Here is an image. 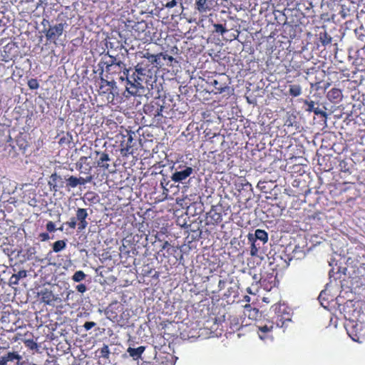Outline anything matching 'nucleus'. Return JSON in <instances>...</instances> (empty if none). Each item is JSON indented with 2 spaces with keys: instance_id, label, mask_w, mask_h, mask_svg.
<instances>
[{
  "instance_id": "obj_15",
  "label": "nucleus",
  "mask_w": 365,
  "mask_h": 365,
  "mask_svg": "<svg viewBox=\"0 0 365 365\" xmlns=\"http://www.w3.org/2000/svg\"><path fill=\"white\" fill-rule=\"evenodd\" d=\"M22 359V356L18 352L9 351L0 356V365H7L9 362L14 363L15 365H23V363L21 361Z\"/></svg>"
},
{
  "instance_id": "obj_39",
  "label": "nucleus",
  "mask_w": 365,
  "mask_h": 365,
  "mask_svg": "<svg viewBox=\"0 0 365 365\" xmlns=\"http://www.w3.org/2000/svg\"><path fill=\"white\" fill-rule=\"evenodd\" d=\"M177 247L172 246L168 241H165L162 245L160 250H166L168 254H171L170 252V250H172V251H177Z\"/></svg>"
},
{
  "instance_id": "obj_59",
  "label": "nucleus",
  "mask_w": 365,
  "mask_h": 365,
  "mask_svg": "<svg viewBox=\"0 0 365 365\" xmlns=\"http://www.w3.org/2000/svg\"><path fill=\"white\" fill-rule=\"evenodd\" d=\"M9 317V314H6V313H4V314L1 317V322H4L6 321V318H8Z\"/></svg>"
},
{
  "instance_id": "obj_43",
  "label": "nucleus",
  "mask_w": 365,
  "mask_h": 365,
  "mask_svg": "<svg viewBox=\"0 0 365 365\" xmlns=\"http://www.w3.org/2000/svg\"><path fill=\"white\" fill-rule=\"evenodd\" d=\"M46 228L48 232H54L56 230L55 224L52 221L46 223Z\"/></svg>"
},
{
  "instance_id": "obj_48",
  "label": "nucleus",
  "mask_w": 365,
  "mask_h": 365,
  "mask_svg": "<svg viewBox=\"0 0 365 365\" xmlns=\"http://www.w3.org/2000/svg\"><path fill=\"white\" fill-rule=\"evenodd\" d=\"M76 289L80 293H84L87 290V287L84 284H78Z\"/></svg>"
},
{
  "instance_id": "obj_9",
  "label": "nucleus",
  "mask_w": 365,
  "mask_h": 365,
  "mask_svg": "<svg viewBox=\"0 0 365 365\" xmlns=\"http://www.w3.org/2000/svg\"><path fill=\"white\" fill-rule=\"evenodd\" d=\"M207 83L213 86L212 92L215 94H221L230 89L226 77L223 74L215 75V78L209 79Z\"/></svg>"
},
{
  "instance_id": "obj_38",
  "label": "nucleus",
  "mask_w": 365,
  "mask_h": 365,
  "mask_svg": "<svg viewBox=\"0 0 365 365\" xmlns=\"http://www.w3.org/2000/svg\"><path fill=\"white\" fill-rule=\"evenodd\" d=\"M28 86L31 90H36L39 88V83L37 79L31 78L28 81Z\"/></svg>"
},
{
  "instance_id": "obj_12",
  "label": "nucleus",
  "mask_w": 365,
  "mask_h": 365,
  "mask_svg": "<svg viewBox=\"0 0 365 365\" xmlns=\"http://www.w3.org/2000/svg\"><path fill=\"white\" fill-rule=\"evenodd\" d=\"M274 325L275 324L273 320L265 319L258 322L256 327L258 329L257 333L259 338L265 339L270 336Z\"/></svg>"
},
{
  "instance_id": "obj_50",
  "label": "nucleus",
  "mask_w": 365,
  "mask_h": 365,
  "mask_svg": "<svg viewBox=\"0 0 365 365\" xmlns=\"http://www.w3.org/2000/svg\"><path fill=\"white\" fill-rule=\"evenodd\" d=\"M312 112H313L315 115H322V116H326V115H327L325 111H324V110H321V109H320V108H315L314 109V110H312Z\"/></svg>"
},
{
  "instance_id": "obj_45",
  "label": "nucleus",
  "mask_w": 365,
  "mask_h": 365,
  "mask_svg": "<svg viewBox=\"0 0 365 365\" xmlns=\"http://www.w3.org/2000/svg\"><path fill=\"white\" fill-rule=\"evenodd\" d=\"M66 225L71 229H75L78 226L77 220L75 217H71Z\"/></svg>"
},
{
  "instance_id": "obj_51",
  "label": "nucleus",
  "mask_w": 365,
  "mask_h": 365,
  "mask_svg": "<svg viewBox=\"0 0 365 365\" xmlns=\"http://www.w3.org/2000/svg\"><path fill=\"white\" fill-rule=\"evenodd\" d=\"M312 112H313L315 115H322V116H326V115H327L325 111H324V110H321V109H320V108H315L314 109V110H312Z\"/></svg>"
},
{
  "instance_id": "obj_32",
  "label": "nucleus",
  "mask_w": 365,
  "mask_h": 365,
  "mask_svg": "<svg viewBox=\"0 0 365 365\" xmlns=\"http://www.w3.org/2000/svg\"><path fill=\"white\" fill-rule=\"evenodd\" d=\"M289 93L292 97H297L302 94V87L298 84L289 86Z\"/></svg>"
},
{
  "instance_id": "obj_21",
  "label": "nucleus",
  "mask_w": 365,
  "mask_h": 365,
  "mask_svg": "<svg viewBox=\"0 0 365 365\" xmlns=\"http://www.w3.org/2000/svg\"><path fill=\"white\" fill-rule=\"evenodd\" d=\"M22 334L18 333L16 334V336L13 338V340L14 341H16L18 340H21L24 342L25 346L29 348V349L34 350L36 349L38 347L37 343L34 340L33 338H29V339H24L22 337Z\"/></svg>"
},
{
  "instance_id": "obj_13",
  "label": "nucleus",
  "mask_w": 365,
  "mask_h": 365,
  "mask_svg": "<svg viewBox=\"0 0 365 365\" xmlns=\"http://www.w3.org/2000/svg\"><path fill=\"white\" fill-rule=\"evenodd\" d=\"M91 157L82 156L79 158V160L76 163V169L80 172L81 174L86 175L85 178H93L92 175V170L93 166L91 165V163L89 160Z\"/></svg>"
},
{
  "instance_id": "obj_4",
  "label": "nucleus",
  "mask_w": 365,
  "mask_h": 365,
  "mask_svg": "<svg viewBox=\"0 0 365 365\" xmlns=\"http://www.w3.org/2000/svg\"><path fill=\"white\" fill-rule=\"evenodd\" d=\"M230 206L224 205L221 202L211 207L206 215V224L207 225H217L222 221V216L227 215Z\"/></svg>"
},
{
  "instance_id": "obj_14",
  "label": "nucleus",
  "mask_w": 365,
  "mask_h": 365,
  "mask_svg": "<svg viewBox=\"0 0 365 365\" xmlns=\"http://www.w3.org/2000/svg\"><path fill=\"white\" fill-rule=\"evenodd\" d=\"M64 24L60 23L53 26H50L48 29L45 31V35L47 40L55 41L61 36L63 32Z\"/></svg>"
},
{
  "instance_id": "obj_35",
  "label": "nucleus",
  "mask_w": 365,
  "mask_h": 365,
  "mask_svg": "<svg viewBox=\"0 0 365 365\" xmlns=\"http://www.w3.org/2000/svg\"><path fill=\"white\" fill-rule=\"evenodd\" d=\"M100 357L106 359H109L110 350L108 345L104 344L99 350Z\"/></svg>"
},
{
  "instance_id": "obj_11",
  "label": "nucleus",
  "mask_w": 365,
  "mask_h": 365,
  "mask_svg": "<svg viewBox=\"0 0 365 365\" xmlns=\"http://www.w3.org/2000/svg\"><path fill=\"white\" fill-rule=\"evenodd\" d=\"M260 287L265 291H271L272 288L275 287L279 283L277 279V274L274 272H265L261 275Z\"/></svg>"
},
{
  "instance_id": "obj_8",
  "label": "nucleus",
  "mask_w": 365,
  "mask_h": 365,
  "mask_svg": "<svg viewBox=\"0 0 365 365\" xmlns=\"http://www.w3.org/2000/svg\"><path fill=\"white\" fill-rule=\"evenodd\" d=\"M134 132L126 130V134L121 135L120 141V151L123 156H128L133 153V148L134 146L133 135Z\"/></svg>"
},
{
  "instance_id": "obj_42",
  "label": "nucleus",
  "mask_w": 365,
  "mask_h": 365,
  "mask_svg": "<svg viewBox=\"0 0 365 365\" xmlns=\"http://www.w3.org/2000/svg\"><path fill=\"white\" fill-rule=\"evenodd\" d=\"M258 247L255 245V242L252 241L251 247H250V255L252 257H255L258 255Z\"/></svg>"
},
{
  "instance_id": "obj_62",
  "label": "nucleus",
  "mask_w": 365,
  "mask_h": 365,
  "mask_svg": "<svg viewBox=\"0 0 365 365\" xmlns=\"http://www.w3.org/2000/svg\"><path fill=\"white\" fill-rule=\"evenodd\" d=\"M247 292H248V293H250V294H252V291H251V289H250V287H248V288L247 289Z\"/></svg>"
},
{
  "instance_id": "obj_27",
  "label": "nucleus",
  "mask_w": 365,
  "mask_h": 365,
  "mask_svg": "<svg viewBox=\"0 0 365 365\" xmlns=\"http://www.w3.org/2000/svg\"><path fill=\"white\" fill-rule=\"evenodd\" d=\"M139 56L143 58H146L148 61L150 62L151 63H157L158 64V59H159V55L156 54H152L149 52V51L144 50L143 51L138 52Z\"/></svg>"
},
{
  "instance_id": "obj_53",
  "label": "nucleus",
  "mask_w": 365,
  "mask_h": 365,
  "mask_svg": "<svg viewBox=\"0 0 365 365\" xmlns=\"http://www.w3.org/2000/svg\"><path fill=\"white\" fill-rule=\"evenodd\" d=\"M176 5H177V1H176V0H172V1H168V2L165 4V6H166L167 8L171 9V8L175 7Z\"/></svg>"
},
{
  "instance_id": "obj_19",
  "label": "nucleus",
  "mask_w": 365,
  "mask_h": 365,
  "mask_svg": "<svg viewBox=\"0 0 365 365\" xmlns=\"http://www.w3.org/2000/svg\"><path fill=\"white\" fill-rule=\"evenodd\" d=\"M155 358L160 365H175L177 359L168 352H160Z\"/></svg>"
},
{
  "instance_id": "obj_5",
  "label": "nucleus",
  "mask_w": 365,
  "mask_h": 365,
  "mask_svg": "<svg viewBox=\"0 0 365 365\" xmlns=\"http://www.w3.org/2000/svg\"><path fill=\"white\" fill-rule=\"evenodd\" d=\"M292 319L291 310L284 305H279L275 309V316L273 321L277 327H284Z\"/></svg>"
},
{
  "instance_id": "obj_56",
  "label": "nucleus",
  "mask_w": 365,
  "mask_h": 365,
  "mask_svg": "<svg viewBox=\"0 0 365 365\" xmlns=\"http://www.w3.org/2000/svg\"><path fill=\"white\" fill-rule=\"evenodd\" d=\"M284 125L288 126V127H291V126H292V125H293V122H292V118H291V117H289V118L286 120V121H285V123H284Z\"/></svg>"
},
{
  "instance_id": "obj_47",
  "label": "nucleus",
  "mask_w": 365,
  "mask_h": 365,
  "mask_svg": "<svg viewBox=\"0 0 365 365\" xmlns=\"http://www.w3.org/2000/svg\"><path fill=\"white\" fill-rule=\"evenodd\" d=\"M96 324L93 322H86L84 324L83 327L86 331H88V330L91 329L93 327H94L96 326Z\"/></svg>"
},
{
  "instance_id": "obj_46",
  "label": "nucleus",
  "mask_w": 365,
  "mask_h": 365,
  "mask_svg": "<svg viewBox=\"0 0 365 365\" xmlns=\"http://www.w3.org/2000/svg\"><path fill=\"white\" fill-rule=\"evenodd\" d=\"M158 55H159V58L162 57L163 60H168L170 63L174 61V58L173 56H169L166 53H160Z\"/></svg>"
},
{
  "instance_id": "obj_31",
  "label": "nucleus",
  "mask_w": 365,
  "mask_h": 365,
  "mask_svg": "<svg viewBox=\"0 0 365 365\" xmlns=\"http://www.w3.org/2000/svg\"><path fill=\"white\" fill-rule=\"evenodd\" d=\"M66 247V240H61L55 242L52 245V249L54 252H59L64 250Z\"/></svg>"
},
{
  "instance_id": "obj_7",
  "label": "nucleus",
  "mask_w": 365,
  "mask_h": 365,
  "mask_svg": "<svg viewBox=\"0 0 365 365\" xmlns=\"http://www.w3.org/2000/svg\"><path fill=\"white\" fill-rule=\"evenodd\" d=\"M162 103H163V101L158 98L151 101L148 103H146L143 106V110L145 113L159 120V118L163 117L162 113L164 109V106Z\"/></svg>"
},
{
  "instance_id": "obj_25",
  "label": "nucleus",
  "mask_w": 365,
  "mask_h": 365,
  "mask_svg": "<svg viewBox=\"0 0 365 365\" xmlns=\"http://www.w3.org/2000/svg\"><path fill=\"white\" fill-rule=\"evenodd\" d=\"M327 97L329 101L336 103L341 99L342 92L339 88H333L327 93Z\"/></svg>"
},
{
  "instance_id": "obj_52",
  "label": "nucleus",
  "mask_w": 365,
  "mask_h": 365,
  "mask_svg": "<svg viewBox=\"0 0 365 365\" xmlns=\"http://www.w3.org/2000/svg\"><path fill=\"white\" fill-rule=\"evenodd\" d=\"M262 274H261L259 276H258L257 274H255L253 276H252V279H253V282H252V284H254V283L256 284V285H257L258 284H260V281L259 279H261V275Z\"/></svg>"
},
{
  "instance_id": "obj_63",
  "label": "nucleus",
  "mask_w": 365,
  "mask_h": 365,
  "mask_svg": "<svg viewBox=\"0 0 365 365\" xmlns=\"http://www.w3.org/2000/svg\"><path fill=\"white\" fill-rule=\"evenodd\" d=\"M19 147H20V148H23V149H24V150H25V149H26V145H25L24 147H23V145H19Z\"/></svg>"
},
{
  "instance_id": "obj_24",
  "label": "nucleus",
  "mask_w": 365,
  "mask_h": 365,
  "mask_svg": "<svg viewBox=\"0 0 365 365\" xmlns=\"http://www.w3.org/2000/svg\"><path fill=\"white\" fill-rule=\"evenodd\" d=\"M41 300L46 304H52L56 299L51 291L45 289L39 294Z\"/></svg>"
},
{
  "instance_id": "obj_37",
  "label": "nucleus",
  "mask_w": 365,
  "mask_h": 365,
  "mask_svg": "<svg viewBox=\"0 0 365 365\" xmlns=\"http://www.w3.org/2000/svg\"><path fill=\"white\" fill-rule=\"evenodd\" d=\"M213 26L215 28L214 32L220 34L221 35H223L227 31L225 26H224L222 24H214Z\"/></svg>"
},
{
  "instance_id": "obj_40",
  "label": "nucleus",
  "mask_w": 365,
  "mask_h": 365,
  "mask_svg": "<svg viewBox=\"0 0 365 365\" xmlns=\"http://www.w3.org/2000/svg\"><path fill=\"white\" fill-rule=\"evenodd\" d=\"M71 138V136H70L68 133H67L66 135H63L60 138L58 143L61 145H63L65 144L68 145L70 143Z\"/></svg>"
},
{
  "instance_id": "obj_6",
  "label": "nucleus",
  "mask_w": 365,
  "mask_h": 365,
  "mask_svg": "<svg viewBox=\"0 0 365 365\" xmlns=\"http://www.w3.org/2000/svg\"><path fill=\"white\" fill-rule=\"evenodd\" d=\"M131 27L133 36L135 38L145 41L151 40L150 31L148 29V24L145 21L135 22Z\"/></svg>"
},
{
  "instance_id": "obj_26",
  "label": "nucleus",
  "mask_w": 365,
  "mask_h": 365,
  "mask_svg": "<svg viewBox=\"0 0 365 365\" xmlns=\"http://www.w3.org/2000/svg\"><path fill=\"white\" fill-rule=\"evenodd\" d=\"M145 347L144 346H138V348L128 347L127 352L134 359L138 360L141 358L143 353L145 351Z\"/></svg>"
},
{
  "instance_id": "obj_17",
  "label": "nucleus",
  "mask_w": 365,
  "mask_h": 365,
  "mask_svg": "<svg viewBox=\"0 0 365 365\" xmlns=\"http://www.w3.org/2000/svg\"><path fill=\"white\" fill-rule=\"evenodd\" d=\"M76 219L78 222V230L81 232L84 230L88 225V222L86 221V218L88 216L87 210L85 208H78L76 212Z\"/></svg>"
},
{
  "instance_id": "obj_3",
  "label": "nucleus",
  "mask_w": 365,
  "mask_h": 365,
  "mask_svg": "<svg viewBox=\"0 0 365 365\" xmlns=\"http://www.w3.org/2000/svg\"><path fill=\"white\" fill-rule=\"evenodd\" d=\"M344 327L351 339L361 343L365 339V324L353 319L346 320Z\"/></svg>"
},
{
  "instance_id": "obj_36",
  "label": "nucleus",
  "mask_w": 365,
  "mask_h": 365,
  "mask_svg": "<svg viewBox=\"0 0 365 365\" xmlns=\"http://www.w3.org/2000/svg\"><path fill=\"white\" fill-rule=\"evenodd\" d=\"M100 80H101L100 90L104 93L110 92V88H106L104 90V86L108 87V86H109L108 80L105 79L102 76H100Z\"/></svg>"
},
{
  "instance_id": "obj_55",
  "label": "nucleus",
  "mask_w": 365,
  "mask_h": 365,
  "mask_svg": "<svg viewBox=\"0 0 365 365\" xmlns=\"http://www.w3.org/2000/svg\"><path fill=\"white\" fill-rule=\"evenodd\" d=\"M109 86L108 88H110V92L112 91L113 88L115 86V81H114V78H111L110 81H108Z\"/></svg>"
},
{
  "instance_id": "obj_44",
  "label": "nucleus",
  "mask_w": 365,
  "mask_h": 365,
  "mask_svg": "<svg viewBox=\"0 0 365 365\" xmlns=\"http://www.w3.org/2000/svg\"><path fill=\"white\" fill-rule=\"evenodd\" d=\"M38 238L41 241V242H46V241H48L50 240V236H49V234L48 232H41L38 235Z\"/></svg>"
},
{
  "instance_id": "obj_60",
  "label": "nucleus",
  "mask_w": 365,
  "mask_h": 365,
  "mask_svg": "<svg viewBox=\"0 0 365 365\" xmlns=\"http://www.w3.org/2000/svg\"><path fill=\"white\" fill-rule=\"evenodd\" d=\"M329 86H330V83H327L324 85V89L326 90V89H327V88H328Z\"/></svg>"
},
{
  "instance_id": "obj_29",
  "label": "nucleus",
  "mask_w": 365,
  "mask_h": 365,
  "mask_svg": "<svg viewBox=\"0 0 365 365\" xmlns=\"http://www.w3.org/2000/svg\"><path fill=\"white\" fill-rule=\"evenodd\" d=\"M17 46L14 42L8 43L4 47V52L6 53L5 57L12 59V57L15 56V54L12 53V51L14 50V52H16Z\"/></svg>"
},
{
  "instance_id": "obj_28",
  "label": "nucleus",
  "mask_w": 365,
  "mask_h": 365,
  "mask_svg": "<svg viewBox=\"0 0 365 365\" xmlns=\"http://www.w3.org/2000/svg\"><path fill=\"white\" fill-rule=\"evenodd\" d=\"M27 276V272L26 270H20L16 274H13L9 278V284L17 285L21 279L25 278Z\"/></svg>"
},
{
  "instance_id": "obj_58",
  "label": "nucleus",
  "mask_w": 365,
  "mask_h": 365,
  "mask_svg": "<svg viewBox=\"0 0 365 365\" xmlns=\"http://www.w3.org/2000/svg\"><path fill=\"white\" fill-rule=\"evenodd\" d=\"M225 282L222 279H220L218 282V287H219V289L221 290L224 288L225 287Z\"/></svg>"
},
{
  "instance_id": "obj_64",
  "label": "nucleus",
  "mask_w": 365,
  "mask_h": 365,
  "mask_svg": "<svg viewBox=\"0 0 365 365\" xmlns=\"http://www.w3.org/2000/svg\"><path fill=\"white\" fill-rule=\"evenodd\" d=\"M176 251H172V250H170V252L171 253L170 255H173V252H175Z\"/></svg>"
},
{
  "instance_id": "obj_16",
  "label": "nucleus",
  "mask_w": 365,
  "mask_h": 365,
  "mask_svg": "<svg viewBox=\"0 0 365 365\" xmlns=\"http://www.w3.org/2000/svg\"><path fill=\"white\" fill-rule=\"evenodd\" d=\"M96 156L98 157L96 161V167L103 170H107L110 168V163L111 159L109 154L107 152L95 151Z\"/></svg>"
},
{
  "instance_id": "obj_41",
  "label": "nucleus",
  "mask_w": 365,
  "mask_h": 365,
  "mask_svg": "<svg viewBox=\"0 0 365 365\" xmlns=\"http://www.w3.org/2000/svg\"><path fill=\"white\" fill-rule=\"evenodd\" d=\"M304 105H306L307 106V108H306V109H305L306 111H307L309 113L312 112V110H314V109L315 108V107H314L315 103L313 101L304 100Z\"/></svg>"
},
{
  "instance_id": "obj_57",
  "label": "nucleus",
  "mask_w": 365,
  "mask_h": 365,
  "mask_svg": "<svg viewBox=\"0 0 365 365\" xmlns=\"http://www.w3.org/2000/svg\"><path fill=\"white\" fill-rule=\"evenodd\" d=\"M266 183L265 181H259V182L257 183V187L261 190H263L264 189H265V186H264V184Z\"/></svg>"
},
{
  "instance_id": "obj_2",
  "label": "nucleus",
  "mask_w": 365,
  "mask_h": 365,
  "mask_svg": "<svg viewBox=\"0 0 365 365\" xmlns=\"http://www.w3.org/2000/svg\"><path fill=\"white\" fill-rule=\"evenodd\" d=\"M143 63H138L135 66V71L132 75H130L129 86H126V89L130 93L135 92L130 89L142 87L143 82H147L148 78L152 77V68L148 67L143 68Z\"/></svg>"
},
{
  "instance_id": "obj_1",
  "label": "nucleus",
  "mask_w": 365,
  "mask_h": 365,
  "mask_svg": "<svg viewBox=\"0 0 365 365\" xmlns=\"http://www.w3.org/2000/svg\"><path fill=\"white\" fill-rule=\"evenodd\" d=\"M110 58L109 61H103V59L98 63L101 69L100 76H103L104 72L106 73L107 78H114L117 77L121 81H127V86H129V78L130 68H127L125 63L122 61L119 58L110 55L108 52L107 54Z\"/></svg>"
},
{
  "instance_id": "obj_22",
  "label": "nucleus",
  "mask_w": 365,
  "mask_h": 365,
  "mask_svg": "<svg viewBox=\"0 0 365 365\" xmlns=\"http://www.w3.org/2000/svg\"><path fill=\"white\" fill-rule=\"evenodd\" d=\"M228 323L230 329V332L239 331L243 327L242 322H241V319L239 318L237 316H230L228 319Z\"/></svg>"
},
{
  "instance_id": "obj_33",
  "label": "nucleus",
  "mask_w": 365,
  "mask_h": 365,
  "mask_svg": "<svg viewBox=\"0 0 365 365\" xmlns=\"http://www.w3.org/2000/svg\"><path fill=\"white\" fill-rule=\"evenodd\" d=\"M86 274L81 270L76 271L72 276V279L76 282H79L84 280Z\"/></svg>"
},
{
  "instance_id": "obj_49",
  "label": "nucleus",
  "mask_w": 365,
  "mask_h": 365,
  "mask_svg": "<svg viewBox=\"0 0 365 365\" xmlns=\"http://www.w3.org/2000/svg\"><path fill=\"white\" fill-rule=\"evenodd\" d=\"M245 309L246 311H249L250 312H252L253 313V315H257L259 312H258V309L254 308V309H252L251 306L250 304H247L245 306Z\"/></svg>"
},
{
  "instance_id": "obj_34",
  "label": "nucleus",
  "mask_w": 365,
  "mask_h": 365,
  "mask_svg": "<svg viewBox=\"0 0 365 365\" xmlns=\"http://www.w3.org/2000/svg\"><path fill=\"white\" fill-rule=\"evenodd\" d=\"M50 179L51 180L48 182V184L51 187L53 186V190L54 191H56L57 189H56V182L58 180H61V178L60 175H58L57 173H54L53 174H51V175L50 176Z\"/></svg>"
},
{
  "instance_id": "obj_23",
  "label": "nucleus",
  "mask_w": 365,
  "mask_h": 365,
  "mask_svg": "<svg viewBox=\"0 0 365 365\" xmlns=\"http://www.w3.org/2000/svg\"><path fill=\"white\" fill-rule=\"evenodd\" d=\"M248 239L250 241H255V240H259L264 244L268 241V234L264 230L257 229L255 230V237L252 235H249Z\"/></svg>"
},
{
  "instance_id": "obj_18",
  "label": "nucleus",
  "mask_w": 365,
  "mask_h": 365,
  "mask_svg": "<svg viewBox=\"0 0 365 365\" xmlns=\"http://www.w3.org/2000/svg\"><path fill=\"white\" fill-rule=\"evenodd\" d=\"M93 178H83L79 177L77 178L73 175H71L68 178L66 179V187L68 188H74L78 185H84L88 182H91Z\"/></svg>"
},
{
  "instance_id": "obj_30",
  "label": "nucleus",
  "mask_w": 365,
  "mask_h": 365,
  "mask_svg": "<svg viewBox=\"0 0 365 365\" xmlns=\"http://www.w3.org/2000/svg\"><path fill=\"white\" fill-rule=\"evenodd\" d=\"M319 36V41L322 46H326L331 43L332 38L327 34V32H320Z\"/></svg>"
},
{
  "instance_id": "obj_20",
  "label": "nucleus",
  "mask_w": 365,
  "mask_h": 365,
  "mask_svg": "<svg viewBox=\"0 0 365 365\" xmlns=\"http://www.w3.org/2000/svg\"><path fill=\"white\" fill-rule=\"evenodd\" d=\"M195 6L200 13H205L213 8L214 0H196Z\"/></svg>"
},
{
  "instance_id": "obj_10",
  "label": "nucleus",
  "mask_w": 365,
  "mask_h": 365,
  "mask_svg": "<svg viewBox=\"0 0 365 365\" xmlns=\"http://www.w3.org/2000/svg\"><path fill=\"white\" fill-rule=\"evenodd\" d=\"M193 173V168L186 164H180L173 173L171 180L175 182H182Z\"/></svg>"
},
{
  "instance_id": "obj_54",
  "label": "nucleus",
  "mask_w": 365,
  "mask_h": 365,
  "mask_svg": "<svg viewBox=\"0 0 365 365\" xmlns=\"http://www.w3.org/2000/svg\"><path fill=\"white\" fill-rule=\"evenodd\" d=\"M140 63H143V68L148 67V68H153V65L154 64V63H151L150 62H149L146 60H143V61H140Z\"/></svg>"
},
{
  "instance_id": "obj_61",
  "label": "nucleus",
  "mask_w": 365,
  "mask_h": 365,
  "mask_svg": "<svg viewBox=\"0 0 365 365\" xmlns=\"http://www.w3.org/2000/svg\"><path fill=\"white\" fill-rule=\"evenodd\" d=\"M245 301H246V302H250V297H248V296H245Z\"/></svg>"
}]
</instances>
